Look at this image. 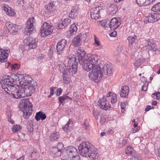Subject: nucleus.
<instances>
[{"label":"nucleus","instance_id":"obj_1","mask_svg":"<svg viewBox=\"0 0 160 160\" xmlns=\"http://www.w3.org/2000/svg\"><path fill=\"white\" fill-rule=\"evenodd\" d=\"M77 54L78 61L83 69L87 72L92 70L88 74L92 81L98 83L104 75L108 76L112 75L113 70L110 65L101 63L98 64L99 58L96 54L86 56L85 51L81 48H78Z\"/></svg>","mask_w":160,"mask_h":160},{"label":"nucleus","instance_id":"obj_2","mask_svg":"<svg viewBox=\"0 0 160 160\" xmlns=\"http://www.w3.org/2000/svg\"><path fill=\"white\" fill-rule=\"evenodd\" d=\"M68 62L67 67L63 69V80L65 83L68 84L70 82L69 75H72L78 71V63L75 57L68 59L66 60Z\"/></svg>","mask_w":160,"mask_h":160},{"label":"nucleus","instance_id":"obj_3","mask_svg":"<svg viewBox=\"0 0 160 160\" xmlns=\"http://www.w3.org/2000/svg\"><path fill=\"white\" fill-rule=\"evenodd\" d=\"M15 75H12L11 76L8 75L4 76L0 78V83L1 85V87L8 93L10 94V88L15 84V80L17 79L18 78Z\"/></svg>","mask_w":160,"mask_h":160},{"label":"nucleus","instance_id":"obj_4","mask_svg":"<svg viewBox=\"0 0 160 160\" xmlns=\"http://www.w3.org/2000/svg\"><path fill=\"white\" fill-rule=\"evenodd\" d=\"M20 106L23 107V117L26 119L28 118L29 116L32 114V105L27 99H23L22 100V103Z\"/></svg>","mask_w":160,"mask_h":160},{"label":"nucleus","instance_id":"obj_5","mask_svg":"<svg viewBox=\"0 0 160 160\" xmlns=\"http://www.w3.org/2000/svg\"><path fill=\"white\" fill-rule=\"evenodd\" d=\"M93 148L91 143L88 141L82 142L79 145L78 148L80 154L83 157L88 158V153Z\"/></svg>","mask_w":160,"mask_h":160},{"label":"nucleus","instance_id":"obj_6","mask_svg":"<svg viewBox=\"0 0 160 160\" xmlns=\"http://www.w3.org/2000/svg\"><path fill=\"white\" fill-rule=\"evenodd\" d=\"M67 159L69 160H80L77 149L74 146H68L65 148Z\"/></svg>","mask_w":160,"mask_h":160},{"label":"nucleus","instance_id":"obj_7","mask_svg":"<svg viewBox=\"0 0 160 160\" xmlns=\"http://www.w3.org/2000/svg\"><path fill=\"white\" fill-rule=\"evenodd\" d=\"M37 87V83L34 80H32L30 83L22 86L24 88L22 90L25 92V93L26 94L28 97L32 95L34 92Z\"/></svg>","mask_w":160,"mask_h":160},{"label":"nucleus","instance_id":"obj_8","mask_svg":"<svg viewBox=\"0 0 160 160\" xmlns=\"http://www.w3.org/2000/svg\"><path fill=\"white\" fill-rule=\"evenodd\" d=\"M14 75L18 78H17V79L15 80V82H19L21 86L26 85L30 83L32 81V80H31V78L28 75L24 76V75L22 74Z\"/></svg>","mask_w":160,"mask_h":160},{"label":"nucleus","instance_id":"obj_9","mask_svg":"<svg viewBox=\"0 0 160 160\" xmlns=\"http://www.w3.org/2000/svg\"><path fill=\"white\" fill-rule=\"evenodd\" d=\"M53 29V27L51 25L48 23L45 22L41 29L40 33L42 37H45L51 34Z\"/></svg>","mask_w":160,"mask_h":160},{"label":"nucleus","instance_id":"obj_10","mask_svg":"<svg viewBox=\"0 0 160 160\" xmlns=\"http://www.w3.org/2000/svg\"><path fill=\"white\" fill-rule=\"evenodd\" d=\"M6 26L8 32L12 35L18 34L20 29H22V26L11 23H8L6 24Z\"/></svg>","mask_w":160,"mask_h":160},{"label":"nucleus","instance_id":"obj_11","mask_svg":"<svg viewBox=\"0 0 160 160\" xmlns=\"http://www.w3.org/2000/svg\"><path fill=\"white\" fill-rule=\"evenodd\" d=\"M38 42L37 38L33 39L30 37H28L23 40L24 44L29 49L34 48L37 46Z\"/></svg>","mask_w":160,"mask_h":160},{"label":"nucleus","instance_id":"obj_12","mask_svg":"<svg viewBox=\"0 0 160 160\" xmlns=\"http://www.w3.org/2000/svg\"><path fill=\"white\" fill-rule=\"evenodd\" d=\"M35 21V19L34 17L29 18L27 21L26 27L25 28V33L27 35H29L32 33L34 29L33 26Z\"/></svg>","mask_w":160,"mask_h":160},{"label":"nucleus","instance_id":"obj_13","mask_svg":"<svg viewBox=\"0 0 160 160\" xmlns=\"http://www.w3.org/2000/svg\"><path fill=\"white\" fill-rule=\"evenodd\" d=\"M107 100L106 98L104 96L99 99L98 103L100 108L105 110H107L110 108V104L107 102Z\"/></svg>","mask_w":160,"mask_h":160},{"label":"nucleus","instance_id":"obj_14","mask_svg":"<svg viewBox=\"0 0 160 160\" xmlns=\"http://www.w3.org/2000/svg\"><path fill=\"white\" fill-rule=\"evenodd\" d=\"M89 157L91 160H100V158L99 154V151L97 148L93 146V148L88 153Z\"/></svg>","mask_w":160,"mask_h":160},{"label":"nucleus","instance_id":"obj_15","mask_svg":"<svg viewBox=\"0 0 160 160\" xmlns=\"http://www.w3.org/2000/svg\"><path fill=\"white\" fill-rule=\"evenodd\" d=\"M66 43L67 41L64 39H62L58 42L56 47L57 54L62 55V54Z\"/></svg>","mask_w":160,"mask_h":160},{"label":"nucleus","instance_id":"obj_16","mask_svg":"<svg viewBox=\"0 0 160 160\" xmlns=\"http://www.w3.org/2000/svg\"><path fill=\"white\" fill-rule=\"evenodd\" d=\"M136 38V36L135 35L133 36H129L127 38L128 42V45L134 52L137 51V47H136V45L135 44Z\"/></svg>","mask_w":160,"mask_h":160},{"label":"nucleus","instance_id":"obj_17","mask_svg":"<svg viewBox=\"0 0 160 160\" xmlns=\"http://www.w3.org/2000/svg\"><path fill=\"white\" fill-rule=\"evenodd\" d=\"M145 47L146 49L154 51H157L158 49L156 43L152 40L146 41L145 43Z\"/></svg>","mask_w":160,"mask_h":160},{"label":"nucleus","instance_id":"obj_18","mask_svg":"<svg viewBox=\"0 0 160 160\" xmlns=\"http://www.w3.org/2000/svg\"><path fill=\"white\" fill-rule=\"evenodd\" d=\"M9 52V50H3L0 47V62H4L7 61Z\"/></svg>","mask_w":160,"mask_h":160},{"label":"nucleus","instance_id":"obj_19","mask_svg":"<svg viewBox=\"0 0 160 160\" xmlns=\"http://www.w3.org/2000/svg\"><path fill=\"white\" fill-rule=\"evenodd\" d=\"M120 24L116 18H113L110 21H109V27L111 30H114L118 27Z\"/></svg>","mask_w":160,"mask_h":160},{"label":"nucleus","instance_id":"obj_20","mask_svg":"<svg viewBox=\"0 0 160 160\" xmlns=\"http://www.w3.org/2000/svg\"><path fill=\"white\" fill-rule=\"evenodd\" d=\"M79 9L77 6H74L72 8L70 13L69 14V17L71 19L77 17L78 14Z\"/></svg>","mask_w":160,"mask_h":160},{"label":"nucleus","instance_id":"obj_21","mask_svg":"<svg viewBox=\"0 0 160 160\" xmlns=\"http://www.w3.org/2000/svg\"><path fill=\"white\" fill-rule=\"evenodd\" d=\"M129 92L128 87L126 86H125L122 88L120 92V95L121 97L126 98L128 96Z\"/></svg>","mask_w":160,"mask_h":160},{"label":"nucleus","instance_id":"obj_22","mask_svg":"<svg viewBox=\"0 0 160 160\" xmlns=\"http://www.w3.org/2000/svg\"><path fill=\"white\" fill-rule=\"evenodd\" d=\"M18 88V91H17V93L15 98L19 99L27 97L26 94L25 93V92H24L22 90V89L24 88L23 87H22V86H20Z\"/></svg>","mask_w":160,"mask_h":160},{"label":"nucleus","instance_id":"obj_23","mask_svg":"<svg viewBox=\"0 0 160 160\" xmlns=\"http://www.w3.org/2000/svg\"><path fill=\"white\" fill-rule=\"evenodd\" d=\"M70 22L71 20L68 18L64 19V20L62 21V23L59 24L57 27V28L58 29L64 28L70 24Z\"/></svg>","mask_w":160,"mask_h":160},{"label":"nucleus","instance_id":"obj_24","mask_svg":"<svg viewBox=\"0 0 160 160\" xmlns=\"http://www.w3.org/2000/svg\"><path fill=\"white\" fill-rule=\"evenodd\" d=\"M50 154L53 157L56 158L61 156V152L56 147H53L50 149Z\"/></svg>","mask_w":160,"mask_h":160},{"label":"nucleus","instance_id":"obj_25","mask_svg":"<svg viewBox=\"0 0 160 160\" xmlns=\"http://www.w3.org/2000/svg\"><path fill=\"white\" fill-rule=\"evenodd\" d=\"M73 121L72 119H69L68 122L62 128L63 130L66 132H68L70 130L72 126Z\"/></svg>","mask_w":160,"mask_h":160},{"label":"nucleus","instance_id":"obj_26","mask_svg":"<svg viewBox=\"0 0 160 160\" xmlns=\"http://www.w3.org/2000/svg\"><path fill=\"white\" fill-rule=\"evenodd\" d=\"M81 36L82 35L80 34L73 38L72 42L74 46H78L81 45Z\"/></svg>","mask_w":160,"mask_h":160},{"label":"nucleus","instance_id":"obj_27","mask_svg":"<svg viewBox=\"0 0 160 160\" xmlns=\"http://www.w3.org/2000/svg\"><path fill=\"white\" fill-rule=\"evenodd\" d=\"M77 30V28L76 25L75 23L72 24L69 28V30L68 31L67 33L68 34V36H71L74 35Z\"/></svg>","mask_w":160,"mask_h":160},{"label":"nucleus","instance_id":"obj_28","mask_svg":"<svg viewBox=\"0 0 160 160\" xmlns=\"http://www.w3.org/2000/svg\"><path fill=\"white\" fill-rule=\"evenodd\" d=\"M118 10L117 6L114 4H111L108 8V11L111 15L115 14Z\"/></svg>","mask_w":160,"mask_h":160},{"label":"nucleus","instance_id":"obj_29","mask_svg":"<svg viewBox=\"0 0 160 160\" xmlns=\"http://www.w3.org/2000/svg\"><path fill=\"white\" fill-rule=\"evenodd\" d=\"M126 153L128 155L133 156L135 154V151L131 146H127L125 149Z\"/></svg>","mask_w":160,"mask_h":160},{"label":"nucleus","instance_id":"obj_30","mask_svg":"<svg viewBox=\"0 0 160 160\" xmlns=\"http://www.w3.org/2000/svg\"><path fill=\"white\" fill-rule=\"evenodd\" d=\"M68 94L69 93H68L65 95H63L62 96L59 97L58 100L60 103H63L64 102H65L66 100H69V101L72 100V98L69 97V96L68 95Z\"/></svg>","mask_w":160,"mask_h":160},{"label":"nucleus","instance_id":"obj_31","mask_svg":"<svg viewBox=\"0 0 160 160\" xmlns=\"http://www.w3.org/2000/svg\"><path fill=\"white\" fill-rule=\"evenodd\" d=\"M46 118V115L40 111L37 113L35 116V119L37 121H39L41 119L42 120H44Z\"/></svg>","mask_w":160,"mask_h":160},{"label":"nucleus","instance_id":"obj_32","mask_svg":"<svg viewBox=\"0 0 160 160\" xmlns=\"http://www.w3.org/2000/svg\"><path fill=\"white\" fill-rule=\"evenodd\" d=\"M103 9V7L97 5L92 7L90 10V12L100 13V12Z\"/></svg>","mask_w":160,"mask_h":160},{"label":"nucleus","instance_id":"obj_33","mask_svg":"<svg viewBox=\"0 0 160 160\" xmlns=\"http://www.w3.org/2000/svg\"><path fill=\"white\" fill-rule=\"evenodd\" d=\"M18 88L14 87L13 85L12 86V87L10 88V91L11 92L10 94L12 96V98H15L18 92L17 91H18Z\"/></svg>","mask_w":160,"mask_h":160},{"label":"nucleus","instance_id":"obj_34","mask_svg":"<svg viewBox=\"0 0 160 160\" xmlns=\"http://www.w3.org/2000/svg\"><path fill=\"white\" fill-rule=\"evenodd\" d=\"M153 19L152 13H149L148 16L145 17L144 22H145L153 23L154 20Z\"/></svg>","mask_w":160,"mask_h":160},{"label":"nucleus","instance_id":"obj_35","mask_svg":"<svg viewBox=\"0 0 160 160\" xmlns=\"http://www.w3.org/2000/svg\"><path fill=\"white\" fill-rule=\"evenodd\" d=\"M151 10L154 12H160V2L154 4L151 8Z\"/></svg>","mask_w":160,"mask_h":160},{"label":"nucleus","instance_id":"obj_36","mask_svg":"<svg viewBox=\"0 0 160 160\" xmlns=\"http://www.w3.org/2000/svg\"><path fill=\"white\" fill-rule=\"evenodd\" d=\"M58 4V2L56 1H52L49 3L48 6L54 12L56 10V6Z\"/></svg>","mask_w":160,"mask_h":160},{"label":"nucleus","instance_id":"obj_37","mask_svg":"<svg viewBox=\"0 0 160 160\" xmlns=\"http://www.w3.org/2000/svg\"><path fill=\"white\" fill-rule=\"evenodd\" d=\"M59 136L58 133L57 132H54L51 134L50 137L51 141H54L57 140L59 138Z\"/></svg>","mask_w":160,"mask_h":160},{"label":"nucleus","instance_id":"obj_38","mask_svg":"<svg viewBox=\"0 0 160 160\" xmlns=\"http://www.w3.org/2000/svg\"><path fill=\"white\" fill-rule=\"evenodd\" d=\"M147 1V0H136L137 4L140 7L148 5L149 4Z\"/></svg>","mask_w":160,"mask_h":160},{"label":"nucleus","instance_id":"obj_39","mask_svg":"<svg viewBox=\"0 0 160 160\" xmlns=\"http://www.w3.org/2000/svg\"><path fill=\"white\" fill-rule=\"evenodd\" d=\"M94 45L96 47H97L98 49H101V46L100 44V42L99 41V39L95 35L94 36Z\"/></svg>","mask_w":160,"mask_h":160},{"label":"nucleus","instance_id":"obj_40","mask_svg":"<svg viewBox=\"0 0 160 160\" xmlns=\"http://www.w3.org/2000/svg\"><path fill=\"white\" fill-rule=\"evenodd\" d=\"M109 24V20L108 19H104L99 22L100 25L105 28L108 27Z\"/></svg>","mask_w":160,"mask_h":160},{"label":"nucleus","instance_id":"obj_41","mask_svg":"<svg viewBox=\"0 0 160 160\" xmlns=\"http://www.w3.org/2000/svg\"><path fill=\"white\" fill-rule=\"evenodd\" d=\"M21 128L20 125H15L13 126L12 128V132H16L21 130Z\"/></svg>","mask_w":160,"mask_h":160},{"label":"nucleus","instance_id":"obj_42","mask_svg":"<svg viewBox=\"0 0 160 160\" xmlns=\"http://www.w3.org/2000/svg\"><path fill=\"white\" fill-rule=\"evenodd\" d=\"M31 156L32 159H37L39 158V153L36 151H33L31 153Z\"/></svg>","mask_w":160,"mask_h":160},{"label":"nucleus","instance_id":"obj_43","mask_svg":"<svg viewBox=\"0 0 160 160\" xmlns=\"http://www.w3.org/2000/svg\"><path fill=\"white\" fill-rule=\"evenodd\" d=\"M91 17L92 19L97 20L100 17L99 14L90 12Z\"/></svg>","mask_w":160,"mask_h":160},{"label":"nucleus","instance_id":"obj_44","mask_svg":"<svg viewBox=\"0 0 160 160\" xmlns=\"http://www.w3.org/2000/svg\"><path fill=\"white\" fill-rule=\"evenodd\" d=\"M111 99V102L112 104L114 103L117 101V95L115 93L112 94V96L110 98Z\"/></svg>","mask_w":160,"mask_h":160},{"label":"nucleus","instance_id":"obj_45","mask_svg":"<svg viewBox=\"0 0 160 160\" xmlns=\"http://www.w3.org/2000/svg\"><path fill=\"white\" fill-rule=\"evenodd\" d=\"M153 19L154 20V22L159 20L160 18V14L157 13H152Z\"/></svg>","mask_w":160,"mask_h":160},{"label":"nucleus","instance_id":"obj_46","mask_svg":"<svg viewBox=\"0 0 160 160\" xmlns=\"http://www.w3.org/2000/svg\"><path fill=\"white\" fill-rule=\"evenodd\" d=\"M44 11L45 13L48 15L50 14L51 13L53 14L54 12L52 10L49 8L48 6H45Z\"/></svg>","mask_w":160,"mask_h":160},{"label":"nucleus","instance_id":"obj_47","mask_svg":"<svg viewBox=\"0 0 160 160\" xmlns=\"http://www.w3.org/2000/svg\"><path fill=\"white\" fill-rule=\"evenodd\" d=\"M6 14L11 16H13L15 15V13L13 9H12L11 8H10Z\"/></svg>","mask_w":160,"mask_h":160},{"label":"nucleus","instance_id":"obj_48","mask_svg":"<svg viewBox=\"0 0 160 160\" xmlns=\"http://www.w3.org/2000/svg\"><path fill=\"white\" fill-rule=\"evenodd\" d=\"M93 114L96 120L98 119V116L100 115V112L97 110L94 109L93 111Z\"/></svg>","mask_w":160,"mask_h":160},{"label":"nucleus","instance_id":"obj_49","mask_svg":"<svg viewBox=\"0 0 160 160\" xmlns=\"http://www.w3.org/2000/svg\"><path fill=\"white\" fill-rule=\"evenodd\" d=\"M142 60L141 59H138L134 62L133 65L135 67H139L142 64Z\"/></svg>","mask_w":160,"mask_h":160},{"label":"nucleus","instance_id":"obj_50","mask_svg":"<svg viewBox=\"0 0 160 160\" xmlns=\"http://www.w3.org/2000/svg\"><path fill=\"white\" fill-rule=\"evenodd\" d=\"M83 126L84 128L86 130H89V127L88 124V122L86 120H84V121Z\"/></svg>","mask_w":160,"mask_h":160},{"label":"nucleus","instance_id":"obj_51","mask_svg":"<svg viewBox=\"0 0 160 160\" xmlns=\"http://www.w3.org/2000/svg\"><path fill=\"white\" fill-rule=\"evenodd\" d=\"M19 68V66L17 64H14L11 65V69L12 71L17 70Z\"/></svg>","mask_w":160,"mask_h":160},{"label":"nucleus","instance_id":"obj_52","mask_svg":"<svg viewBox=\"0 0 160 160\" xmlns=\"http://www.w3.org/2000/svg\"><path fill=\"white\" fill-rule=\"evenodd\" d=\"M28 131L29 132H32L33 129V124L29 123V124L27 126Z\"/></svg>","mask_w":160,"mask_h":160},{"label":"nucleus","instance_id":"obj_53","mask_svg":"<svg viewBox=\"0 0 160 160\" xmlns=\"http://www.w3.org/2000/svg\"><path fill=\"white\" fill-rule=\"evenodd\" d=\"M57 147L56 148H58V150L61 152L64 146L62 143L60 142L58 143Z\"/></svg>","mask_w":160,"mask_h":160},{"label":"nucleus","instance_id":"obj_54","mask_svg":"<svg viewBox=\"0 0 160 160\" xmlns=\"http://www.w3.org/2000/svg\"><path fill=\"white\" fill-rule=\"evenodd\" d=\"M152 95L156 96L155 99L157 100H160V93L158 91L155 93H152Z\"/></svg>","mask_w":160,"mask_h":160},{"label":"nucleus","instance_id":"obj_55","mask_svg":"<svg viewBox=\"0 0 160 160\" xmlns=\"http://www.w3.org/2000/svg\"><path fill=\"white\" fill-rule=\"evenodd\" d=\"M53 54V52L51 48H50L49 49V51L48 53V55L49 58H51L52 57V56Z\"/></svg>","mask_w":160,"mask_h":160},{"label":"nucleus","instance_id":"obj_56","mask_svg":"<svg viewBox=\"0 0 160 160\" xmlns=\"http://www.w3.org/2000/svg\"><path fill=\"white\" fill-rule=\"evenodd\" d=\"M7 5H4L2 6V9L6 12V13L8 12L9 9L10 8V7H8Z\"/></svg>","mask_w":160,"mask_h":160},{"label":"nucleus","instance_id":"obj_57","mask_svg":"<svg viewBox=\"0 0 160 160\" xmlns=\"http://www.w3.org/2000/svg\"><path fill=\"white\" fill-rule=\"evenodd\" d=\"M62 92V89L61 88H58L56 91V94L57 96H59Z\"/></svg>","mask_w":160,"mask_h":160},{"label":"nucleus","instance_id":"obj_58","mask_svg":"<svg viewBox=\"0 0 160 160\" xmlns=\"http://www.w3.org/2000/svg\"><path fill=\"white\" fill-rule=\"evenodd\" d=\"M117 34V32L116 31L113 30V31L109 34V35L111 37H115Z\"/></svg>","mask_w":160,"mask_h":160},{"label":"nucleus","instance_id":"obj_59","mask_svg":"<svg viewBox=\"0 0 160 160\" xmlns=\"http://www.w3.org/2000/svg\"><path fill=\"white\" fill-rule=\"evenodd\" d=\"M140 130V127H137V128H132V133H136V132H138Z\"/></svg>","mask_w":160,"mask_h":160},{"label":"nucleus","instance_id":"obj_60","mask_svg":"<svg viewBox=\"0 0 160 160\" xmlns=\"http://www.w3.org/2000/svg\"><path fill=\"white\" fill-rule=\"evenodd\" d=\"M17 3L18 5L23 6L24 5V0H17Z\"/></svg>","mask_w":160,"mask_h":160},{"label":"nucleus","instance_id":"obj_61","mask_svg":"<svg viewBox=\"0 0 160 160\" xmlns=\"http://www.w3.org/2000/svg\"><path fill=\"white\" fill-rule=\"evenodd\" d=\"M5 32L4 29L2 28H0V37L4 35Z\"/></svg>","mask_w":160,"mask_h":160},{"label":"nucleus","instance_id":"obj_62","mask_svg":"<svg viewBox=\"0 0 160 160\" xmlns=\"http://www.w3.org/2000/svg\"><path fill=\"white\" fill-rule=\"evenodd\" d=\"M128 140L125 139H123L122 140V146L126 145L128 143Z\"/></svg>","mask_w":160,"mask_h":160},{"label":"nucleus","instance_id":"obj_63","mask_svg":"<svg viewBox=\"0 0 160 160\" xmlns=\"http://www.w3.org/2000/svg\"><path fill=\"white\" fill-rule=\"evenodd\" d=\"M112 94H114V93H113L111 92H108L107 95V99L108 100V99H110L112 97Z\"/></svg>","mask_w":160,"mask_h":160},{"label":"nucleus","instance_id":"obj_64","mask_svg":"<svg viewBox=\"0 0 160 160\" xmlns=\"http://www.w3.org/2000/svg\"><path fill=\"white\" fill-rule=\"evenodd\" d=\"M106 118L104 117H101L100 118V122L101 124L104 123L106 122Z\"/></svg>","mask_w":160,"mask_h":160}]
</instances>
